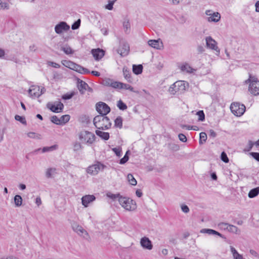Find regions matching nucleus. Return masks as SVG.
I'll return each mask as SVG.
<instances>
[{"label":"nucleus","instance_id":"nucleus-1","mask_svg":"<svg viewBox=\"0 0 259 259\" xmlns=\"http://www.w3.org/2000/svg\"><path fill=\"white\" fill-rule=\"evenodd\" d=\"M93 123L97 128L102 130H108L112 125L109 118L103 115L96 116L94 118Z\"/></svg>","mask_w":259,"mask_h":259},{"label":"nucleus","instance_id":"nucleus-2","mask_svg":"<svg viewBox=\"0 0 259 259\" xmlns=\"http://www.w3.org/2000/svg\"><path fill=\"white\" fill-rule=\"evenodd\" d=\"M245 83H249L248 91L250 94L254 96L259 95V81L256 77L250 75Z\"/></svg>","mask_w":259,"mask_h":259},{"label":"nucleus","instance_id":"nucleus-3","mask_svg":"<svg viewBox=\"0 0 259 259\" xmlns=\"http://www.w3.org/2000/svg\"><path fill=\"white\" fill-rule=\"evenodd\" d=\"M188 83L185 81L179 80L175 82L169 88L168 91L171 95H174L177 93H183L186 89Z\"/></svg>","mask_w":259,"mask_h":259},{"label":"nucleus","instance_id":"nucleus-4","mask_svg":"<svg viewBox=\"0 0 259 259\" xmlns=\"http://www.w3.org/2000/svg\"><path fill=\"white\" fill-rule=\"evenodd\" d=\"M79 139L82 143H85L90 145L93 144L95 141V135L89 131H82L79 133Z\"/></svg>","mask_w":259,"mask_h":259},{"label":"nucleus","instance_id":"nucleus-5","mask_svg":"<svg viewBox=\"0 0 259 259\" xmlns=\"http://www.w3.org/2000/svg\"><path fill=\"white\" fill-rule=\"evenodd\" d=\"M119 203L125 209L132 211L137 207L136 202L129 198L121 196L119 199Z\"/></svg>","mask_w":259,"mask_h":259},{"label":"nucleus","instance_id":"nucleus-6","mask_svg":"<svg viewBox=\"0 0 259 259\" xmlns=\"http://www.w3.org/2000/svg\"><path fill=\"white\" fill-rule=\"evenodd\" d=\"M230 109L232 112L237 116H240L245 111V106L239 103H234L231 105Z\"/></svg>","mask_w":259,"mask_h":259},{"label":"nucleus","instance_id":"nucleus-7","mask_svg":"<svg viewBox=\"0 0 259 259\" xmlns=\"http://www.w3.org/2000/svg\"><path fill=\"white\" fill-rule=\"evenodd\" d=\"M129 52V45L125 40L123 39L120 40L119 48L117 50L118 54L121 57H125L128 54Z\"/></svg>","mask_w":259,"mask_h":259},{"label":"nucleus","instance_id":"nucleus-8","mask_svg":"<svg viewBox=\"0 0 259 259\" xmlns=\"http://www.w3.org/2000/svg\"><path fill=\"white\" fill-rule=\"evenodd\" d=\"M105 166L99 162L89 166L87 168V172L91 175H96L99 171L103 170Z\"/></svg>","mask_w":259,"mask_h":259},{"label":"nucleus","instance_id":"nucleus-9","mask_svg":"<svg viewBox=\"0 0 259 259\" xmlns=\"http://www.w3.org/2000/svg\"><path fill=\"white\" fill-rule=\"evenodd\" d=\"M96 110L100 113V115L106 116L110 111V108L106 103L99 102L96 104Z\"/></svg>","mask_w":259,"mask_h":259},{"label":"nucleus","instance_id":"nucleus-10","mask_svg":"<svg viewBox=\"0 0 259 259\" xmlns=\"http://www.w3.org/2000/svg\"><path fill=\"white\" fill-rule=\"evenodd\" d=\"M70 29V26L66 22L61 21L57 24L55 27V31L57 34H61L63 31H67Z\"/></svg>","mask_w":259,"mask_h":259},{"label":"nucleus","instance_id":"nucleus-11","mask_svg":"<svg viewBox=\"0 0 259 259\" xmlns=\"http://www.w3.org/2000/svg\"><path fill=\"white\" fill-rule=\"evenodd\" d=\"M206 46L208 48L214 50L218 53H220V49L217 46V41L211 36H207L205 38Z\"/></svg>","mask_w":259,"mask_h":259},{"label":"nucleus","instance_id":"nucleus-12","mask_svg":"<svg viewBox=\"0 0 259 259\" xmlns=\"http://www.w3.org/2000/svg\"><path fill=\"white\" fill-rule=\"evenodd\" d=\"M140 244L145 249L151 250L153 248L151 240L147 237H144L141 239Z\"/></svg>","mask_w":259,"mask_h":259},{"label":"nucleus","instance_id":"nucleus-13","mask_svg":"<svg viewBox=\"0 0 259 259\" xmlns=\"http://www.w3.org/2000/svg\"><path fill=\"white\" fill-rule=\"evenodd\" d=\"M40 87L37 85H32L28 90V93L32 98H38L41 96L39 93Z\"/></svg>","mask_w":259,"mask_h":259},{"label":"nucleus","instance_id":"nucleus-14","mask_svg":"<svg viewBox=\"0 0 259 259\" xmlns=\"http://www.w3.org/2000/svg\"><path fill=\"white\" fill-rule=\"evenodd\" d=\"M148 44L151 47L157 50H160L163 47L162 41L160 39L149 40L148 41Z\"/></svg>","mask_w":259,"mask_h":259},{"label":"nucleus","instance_id":"nucleus-15","mask_svg":"<svg viewBox=\"0 0 259 259\" xmlns=\"http://www.w3.org/2000/svg\"><path fill=\"white\" fill-rule=\"evenodd\" d=\"M62 64L72 70L77 71V70L78 68H80V66L76 64V63L69 60H63L62 61Z\"/></svg>","mask_w":259,"mask_h":259},{"label":"nucleus","instance_id":"nucleus-16","mask_svg":"<svg viewBox=\"0 0 259 259\" xmlns=\"http://www.w3.org/2000/svg\"><path fill=\"white\" fill-rule=\"evenodd\" d=\"M92 54L96 60H100L104 56V51L101 49H93Z\"/></svg>","mask_w":259,"mask_h":259},{"label":"nucleus","instance_id":"nucleus-17","mask_svg":"<svg viewBox=\"0 0 259 259\" xmlns=\"http://www.w3.org/2000/svg\"><path fill=\"white\" fill-rule=\"evenodd\" d=\"M96 197L93 195H88L84 196L81 198L82 204L84 207H87L88 204L94 201Z\"/></svg>","mask_w":259,"mask_h":259},{"label":"nucleus","instance_id":"nucleus-18","mask_svg":"<svg viewBox=\"0 0 259 259\" xmlns=\"http://www.w3.org/2000/svg\"><path fill=\"white\" fill-rule=\"evenodd\" d=\"M118 81H115L110 78H105L103 80L102 84L107 87H111L113 88H118Z\"/></svg>","mask_w":259,"mask_h":259},{"label":"nucleus","instance_id":"nucleus-19","mask_svg":"<svg viewBox=\"0 0 259 259\" xmlns=\"http://www.w3.org/2000/svg\"><path fill=\"white\" fill-rule=\"evenodd\" d=\"M64 107L63 103L61 102L57 103L56 104L52 105L50 109L53 112L58 113L61 112Z\"/></svg>","mask_w":259,"mask_h":259},{"label":"nucleus","instance_id":"nucleus-20","mask_svg":"<svg viewBox=\"0 0 259 259\" xmlns=\"http://www.w3.org/2000/svg\"><path fill=\"white\" fill-rule=\"evenodd\" d=\"M200 232L202 233H206L209 235H216L221 238H224V236L222 234L211 229H202L201 230Z\"/></svg>","mask_w":259,"mask_h":259},{"label":"nucleus","instance_id":"nucleus-21","mask_svg":"<svg viewBox=\"0 0 259 259\" xmlns=\"http://www.w3.org/2000/svg\"><path fill=\"white\" fill-rule=\"evenodd\" d=\"M89 87L88 84L84 81L78 79V88L81 94H84V91L87 90V88Z\"/></svg>","mask_w":259,"mask_h":259},{"label":"nucleus","instance_id":"nucleus-22","mask_svg":"<svg viewBox=\"0 0 259 259\" xmlns=\"http://www.w3.org/2000/svg\"><path fill=\"white\" fill-rule=\"evenodd\" d=\"M76 233L78 235L82 237L84 239H86L88 241H90L91 240V237L89 233L82 227H81L80 229L78 231V232Z\"/></svg>","mask_w":259,"mask_h":259},{"label":"nucleus","instance_id":"nucleus-23","mask_svg":"<svg viewBox=\"0 0 259 259\" xmlns=\"http://www.w3.org/2000/svg\"><path fill=\"white\" fill-rule=\"evenodd\" d=\"M221 18V15L218 12H214L211 14L209 17L207 18V20L209 22H218Z\"/></svg>","mask_w":259,"mask_h":259},{"label":"nucleus","instance_id":"nucleus-24","mask_svg":"<svg viewBox=\"0 0 259 259\" xmlns=\"http://www.w3.org/2000/svg\"><path fill=\"white\" fill-rule=\"evenodd\" d=\"M57 147L58 146L56 145H54L51 146L50 147H44L42 149L38 148V149H36L34 151V153H37V152H38L40 150H41V152L42 153H45V152H47L52 151H54V150H56L57 148Z\"/></svg>","mask_w":259,"mask_h":259},{"label":"nucleus","instance_id":"nucleus-25","mask_svg":"<svg viewBox=\"0 0 259 259\" xmlns=\"http://www.w3.org/2000/svg\"><path fill=\"white\" fill-rule=\"evenodd\" d=\"M230 251L233 259H244L242 254H239L237 250L232 246H230Z\"/></svg>","mask_w":259,"mask_h":259},{"label":"nucleus","instance_id":"nucleus-26","mask_svg":"<svg viewBox=\"0 0 259 259\" xmlns=\"http://www.w3.org/2000/svg\"><path fill=\"white\" fill-rule=\"evenodd\" d=\"M96 134L97 136L104 140H107L109 138V134L107 132H104L100 130H96Z\"/></svg>","mask_w":259,"mask_h":259},{"label":"nucleus","instance_id":"nucleus-27","mask_svg":"<svg viewBox=\"0 0 259 259\" xmlns=\"http://www.w3.org/2000/svg\"><path fill=\"white\" fill-rule=\"evenodd\" d=\"M180 69L182 71L187 73H192L193 69L187 63H185L181 66Z\"/></svg>","mask_w":259,"mask_h":259},{"label":"nucleus","instance_id":"nucleus-28","mask_svg":"<svg viewBox=\"0 0 259 259\" xmlns=\"http://www.w3.org/2000/svg\"><path fill=\"white\" fill-rule=\"evenodd\" d=\"M227 231L231 233L239 234L240 233V230L235 226L229 224L228 226Z\"/></svg>","mask_w":259,"mask_h":259},{"label":"nucleus","instance_id":"nucleus-29","mask_svg":"<svg viewBox=\"0 0 259 259\" xmlns=\"http://www.w3.org/2000/svg\"><path fill=\"white\" fill-rule=\"evenodd\" d=\"M142 70L143 66L142 65H133V71L135 74L138 75L141 74L142 72Z\"/></svg>","mask_w":259,"mask_h":259},{"label":"nucleus","instance_id":"nucleus-30","mask_svg":"<svg viewBox=\"0 0 259 259\" xmlns=\"http://www.w3.org/2000/svg\"><path fill=\"white\" fill-rule=\"evenodd\" d=\"M123 29L125 33L128 34L131 30V25L128 19H125L123 22Z\"/></svg>","mask_w":259,"mask_h":259},{"label":"nucleus","instance_id":"nucleus-31","mask_svg":"<svg viewBox=\"0 0 259 259\" xmlns=\"http://www.w3.org/2000/svg\"><path fill=\"white\" fill-rule=\"evenodd\" d=\"M259 194V187L251 189L248 193V196L252 198L256 196Z\"/></svg>","mask_w":259,"mask_h":259},{"label":"nucleus","instance_id":"nucleus-32","mask_svg":"<svg viewBox=\"0 0 259 259\" xmlns=\"http://www.w3.org/2000/svg\"><path fill=\"white\" fill-rule=\"evenodd\" d=\"M118 88L117 89H123L125 90H128L131 91H133V88L128 84L123 83L118 81Z\"/></svg>","mask_w":259,"mask_h":259},{"label":"nucleus","instance_id":"nucleus-33","mask_svg":"<svg viewBox=\"0 0 259 259\" xmlns=\"http://www.w3.org/2000/svg\"><path fill=\"white\" fill-rule=\"evenodd\" d=\"M123 73L124 78L128 81L131 82L132 79L131 77V73L130 71L127 69V67H124L123 68Z\"/></svg>","mask_w":259,"mask_h":259},{"label":"nucleus","instance_id":"nucleus-34","mask_svg":"<svg viewBox=\"0 0 259 259\" xmlns=\"http://www.w3.org/2000/svg\"><path fill=\"white\" fill-rule=\"evenodd\" d=\"M14 203L17 207L21 206L22 204V198L19 195H16L14 198Z\"/></svg>","mask_w":259,"mask_h":259},{"label":"nucleus","instance_id":"nucleus-35","mask_svg":"<svg viewBox=\"0 0 259 259\" xmlns=\"http://www.w3.org/2000/svg\"><path fill=\"white\" fill-rule=\"evenodd\" d=\"M106 195L108 197L110 198V199H111L112 200H113V201H115L116 200H118V201H119V199L120 197H121L122 196H121L120 195L119 193H117V194H112V193L111 192H108L107 194H106Z\"/></svg>","mask_w":259,"mask_h":259},{"label":"nucleus","instance_id":"nucleus-36","mask_svg":"<svg viewBox=\"0 0 259 259\" xmlns=\"http://www.w3.org/2000/svg\"><path fill=\"white\" fill-rule=\"evenodd\" d=\"M114 125L115 127L119 128L122 127V118L121 116H118L114 120Z\"/></svg>","mask_w":259,"mask_h":259},{"label":"nucleus","instance_id":"nucleus-37","mask_svg":"<svg viewBox=\"0 0 259 259\" xmlns=\"http://www.w3.org/2000/svg\"><path fill=\"white\" fill-rule=\"evenodd\" d=\"M127 179L128 180V182L130 183V184L131 185H132L133 186H136L137 185V182L132 174H128V175L127 176Z\"/></svg>","mask_w":259,"mask_h":259},{"label":"nucleus","instance_id":"nucleus-38","mask_svg":"<svg viewBox=\"0 0 259 259\" xmlns=\"http://www.w3.org/2000/svg\"><path fill=\"white\" fill-rule=\"evenodd\" d=\"M200 139H199V144L200 145L204 143L207 140V135L204 132H201L200 133Z\"/></svg>","mask_w":259,"mask_h":259},{"label":"nucleus","instance_id":"nucleus-39","mask_svg":"<svg viewBox=\"0 0 259 259\" xmlns=\"http://www.w3.org/2000/svg\"><path fill=\"white\" fill-rule=\"evenodd\" d=\"M117 106L121 110H125L127 108L126 105L120 100L117 102Z\"/></svg>","mask_w":259,"mask_h":259},{"label":"nucleus","instance_id":"nucleus-40","mask_svg":"<svg viewBox=\"0 0 259 259\" xmlns=\"http://www.w3.org/2000/svg\"><path fill=\"white\" fill-rule=\"evenodd\" d=\"M60 119L61 125L65 124L69 120L70 116L68 114L64 115L60 118Z\"/></svg>","mask_w":259,"mask_h":259},{"label":"nucleus","instance_id":"nucleus-41","mask_svg":"<svg viewBox=\"0 0 259 259\" xmlns=\"http://www.w3.org/2000/svg\"><path fill=\"white\" fill-rule=\"evenodd\" d=\"M10 6L8 3L3 2L2 0H0V11L8 10Z\"/></svg>","mask_w":259,"mask_h":259},{"label":"nucleus","instance_id":"nucleus-42","mask_svg":"<svg viewBox=\"0 0 259 259\" xmlns=\"http://www.w3.org/2000/svg\"><path fill=\"white\" fill-rule=\"evenodd\" d=\"M61 50H62L67 55L72 54L73 53V51L69 46L62 47Z\"/></svg>","mask_w":259,"mask_h":259},{"label":"nucleus","instance_id":"nucleus-43","mask_svg":"<svg viewBox=\"0 0 259 259\" xmlns=\"http://www.w3.org/2000/svg\"><path fill=\"white\" fill-rule=\"evenodd\" d=\"M81 227V226H80L75 222H73L71 223V228L72 230L76 233L78 232V231L80 229Z\"/></svg>","mask_w":259,"mask_h":259},{"label":"nucleus","instance_id":"nucleus-44","mask_svg":"<svg viewBox=\"0 0 259 259\" xmlns=\"http://www.w3.org/2000/svg\"><path fill=\"white\" fill-rule=\"evenodd\" d=\"M15 120L20 121L23 124L26 125V120L24 117L16 115L15 116Z\"/></svg>","mask_w":259,"mask_h":259},{"label":"nucleus","instance_id":"nucleus-45","mask_svg":"<svg viewBox=\"0 0 259 259\" xmlns=\"http://www.w3.org/2000/svg\"><path fill=\"white\" fill-rule=\"evenodd\" d=\"M55 168H49L47 169L46 171V176L47 178H51L52 176V174L55 172L56 171Z\"/></svg>","mask_w":259,"mask_h":259},{"label":"nucleus","instance_id":"nucleus-46","mask_svg":"<svg viewBox=\"0 0 259 259\" xmlns=\"http://www.w3.org/2000/svg\"><path fill=\"white\" fill-rule=\"evenodd\" d=\"M82 149V146L80 143H79L78 142H76L74 143L73 150L74 151H78Z\"/></svg>","mask_w":259,"mask_h":259},{"label":"nucleus","instance_id":"nucleus-47","mask_svg":"<svg viewBox=\"0 0 259 259\" xmlns=\"http://www.w3.org/2000/svg\"><path fill=\"white\" fill-rule=\"evenodd\" d=\"M196 115H197L198 116V120L201 121L204 120V119H205V115H204V113L203 112V111L200 110V111H198L196 113Z\"/></svg>","mask_w":259,"mask_h":259},{"label":"nucleus","instance_id":"nucleus-48","mask_svg":"<svg viewBox=\"0 0 259 259\" xmlns=\"http://www.w3.org/2000/svg\"><path fill=\"white\" fill-rule=\"evenodd\" d=\"M81 20L80 19H78L77 21H76L75 22L73 23V24L71 26V28L73 30H76L79 28L80 25Z\"/></svg>","mask_w":259,"mask_h":259},{"label":"nucleus","instance_id":"nucleus-49","mask_svg":"<svg viewBox=\"0 0 259 259\" xmlns=\"http://www.w3.org/2000/svg\"><path fill=\"white\" fill-rule=\"evenodd\" d=\"M254 144V143L252 142L251 140H249L248 143V145L243 150L244 152H248L251 150Z\"/></svg>","mask_w":259,"mask_h":259},{"label":"nucleus","instance_id":"nucleus-50","mask_svg":"<svg viewBox=\"0 0 259 259\" xmlns=\"http://www.w3.org/2000/svg\"><path fill=\"white\" fill-rule=\"evenodd\" d=\"M51 121L55 124L58 125H61L60 119L58 118V117L56 115H54L51 117Z\"/></svg>","mask_w":259,"mask_h":259},{"label":"nucleus","instance_id":"nucleus-51","mask_svg":"<svg viewBox=\"0 0 259 259\" xmlns=\"http://www.w3.org/2000/svg\"><path fill=\"white\" fill-rule=\"evenodd\" d=\"M77 72L81 74H88L90 73V71L88 69L83 68L81 66L80 68H78Z\"/></svg>","mask_w":259,"mask_h":259},{"label":"nucleus","instance_id":"nucleus-52","mask_svg":"<svg viewBox=\"0 0 259 259\" xmlns=\"http://www.w3.org/2000/svg\"><path fill=\"white\" fill-rule=\"evenodd\" d=\"M221 160L225 163L229 162V158L227 157L226 153L225 152H222L221 155Z\"/></svg>","mask_w":259,"mask_h":259},{"label":"nucleus","instance_id":"nucleus-53","mask_svg":"<svg viewBox=\"0 0 259 259\" xmlns=\"http://www.w3.org/2000/svg\"><path fill=\"white\" fill-rule=\"evenodd\" d=\"M128 152H129V151H127L126 152V154H125V155L124 156V157L120 160V162H119L120 164H123L127 161V160H128V158H129L128 156L127 155V153Z\"/></svg>","mask_w":259,"mask_h":259},{"label":"nucleus","instance_id":"nucleus-54","mask_svg":"<svg viewBox=\"0 0 259 259\" xmlns=\"http://www.w3.org/2000/svg\"><path fill=\"white\" fill-rule=\"evenodd\" d=\"M181 208L182 211L185 213H188L190 211L188 206L184 204H182L181 205Z\"/></svg>","mask_w":259,"mask_h":259},{"label":"nucleus","instance_id":"nucleus-55","mask_svg":"<svg viewBox=\"0 0 259 259\" xmlns=\"http://www.w3.org/2000/svg\"><path fill=\"white\" fill-rule=\"evenodd\" d=\"M249 155L257 161L259 162V153L252 152L249 153Z\"/></svg>","mask_w":259,"mask_h":259},{"label":"nucleus","instance_id":"nucleus-56","mask_svg":"<svg viewBox=\"0 0 259 259\" xmlns=\"http://www.w3.org/2000/svg\"><path fill=\"white\" fill-rule=\"evenodd\" d=\"M115 3V1H109L108 2V4L106 5L105 8L109 10H111L113 9V6Z\"/></svg>","mask_w":259,"mask_h":259},{"label":"nucleus","instance_id":"nucleus-57","mask_svg":"<svg viewBox=\"0 0 259 259\" xmlns=\"http://www.w3.org/2000/svg\"><path fill=\"white\" fill-rule=\"evenodd\" d=\"M229 224L226 223H220L219 224V227L221 229L225 230H227Z\"/></svg>","mask_w":259,"mask_h":259},{"label":"nucleus","instance_id":"nucleus-58","mask_svg":"<svg viewBox=\"0 0 259 259\" xmlns=\"http://www.w3.org/2000/svg\"><path fill=\"white\" fill-rule=\"evenodd\" d=\"M112 150L114 152L117 156L120 157L121 156V150L120 148H114L112 149Z\"/></svg>","mask_w":259,"mask_h":259},{"label":"nucleus","instance_id":"nucleus-59","mask_svg":"<svg viewBox=\"0 0 259 259\" xmlns=\"http://www.w3.org/2000/svg\"><path fill=\"white\" fill-rule=\"evenodd\" d=\"M178 137L179 140L183 142H186L187 141V138L186 136L183 134H179Z\"/></svg>","mask_w":259,"mask_h":259},{"label":"nucleus","instance_id":"nucleus-60","mask_svg":"<svg viewBox=\"0 0 259 259\" xmlns=\"http://www.w3.org/2000/svg\"><path fill=\"white\" fill-rule=\"evenodd\" d=\"M48 64L49 66H51L56 68H59L60 67V65L59 64L55 63V62H51V61L48 62Z\"/></svg>","mask_w":259,"mask_h":259},{"label":"nucleus","instance_id":"nucleus-61","mask_svg":"<svg viewBox=\"0 0 259 259\" xmlns=\"http://www.w3.org/2000/svg\"><path fill=\"white\" fill-rule=\"evenodd\" d=\"M197 50L199 54H201L204 52L205 49L203 46L199 45L197 47Z\"/></svg>","mask_w":259,"mask_h":259},{"label":"nucleus","instance_id":"nucleus-62","mask_svg":"<svg viewBox=\"0 0 259 259\" xmlns=\"http://www.w3.org/2000/svg\"><path fill=\"white\" fill-rule=\"evenodd\" d=\"M73 96V94H67L63 96L62 98L65 100H68L71 99Z\"/></svg>","mask_w":259,"mask_h":259},{"label":"nucleus","instance_id":"nucleus-63","mask_svg":"<svg viewBox=\"0 0 259 259\" xmlns=\"http://www.w3.org/2000/svg\"><path fill=\"white\" fill-rule=\"evenodd\" d=\"M249 252H250V254H252L253 256H254L256 257L259 258V255H258V253L254 250L250 249Z\"/></svg>","mask_w":259,"mask_h":259},{"label":"nucleus","instance_id":"nucleus-64","mask_svg":"<svg viewBox=\"0 0 259 259\" xmlns=\"http://www.w3.org/2000/svg\"><path fill=\"white\" fill-rule=\"evenodd\" d=\"M209 136L212 138H215L217 136L215 132L213 130H209Z\"/></svg>","mask_w":259,"mask_h":259}]
</instances>
